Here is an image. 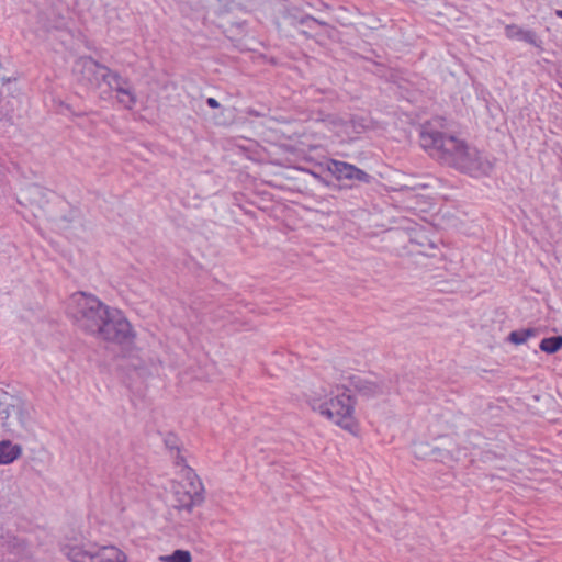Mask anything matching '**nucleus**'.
Wrapping results in <instances>:
<instances>
[{"label": "nucleus", "instance_id": "nucleus-15", "mask_svg": "<svg viewBox=\"0 0 562 562\" xmlns=\"http://www.w3.org/2000/svg\"><path fill=\"white\" fill-rule=\"evenodd\" d=\"M178 562H192L190 552L188 550L178 549Z\"/></svg>", "mask_w": 562, "mask_h": 562}, {"label": "nucleus", "instance_id": "nucleus-7", "mask_svg": "<svg viewBox=\"0 0 562 562\" xmlns=\"http://www.w3.org/2000/svg\"><path fill=\"white\" fill-rule=\"evenodd\" d=\"M342 390L347 391L349 394L355 392L364 397H373L383 392L381 384L358 374L348 376V382L342 385Z\"/></svg>", "mask_w": 562, "mask_h": 562}, {"label": "nucleus", "instance_id": "nucleus-2", "mask_svg": "<svg viewBox=\"0 0 562 562\" xmlns=\"http://www.w3.org/2000/svg\"><path fill=\"white\" fill-rule=\"evenodd\" d=\"M70 312L81 327L104 340L121 341L131 331L130 323L120 311L110 310L94 296L74 294Z\"/></svg>", "mask_w": 562, "mask_h": 562}, {"label": "nucleus", "instance_id": "nucleus-18", "mask_svg": "<svg viewBox=\"0 0 562 562\" xmlns=\"http://www.w3.org/2000/svg\"><path fill=\"white\" fill-rule=\"evenodd\" d=\"M351 122H352L355 128H357V127L364 128L367 126L363 119H360L359 121H357L356 119H352Z\"/></svg>", "mask_w": 562, "mask_h": 562}, {"label": "nucleus", "instance_id": "nucleus-19", "mask_svg": "<svg viewBox=\"0 0 562 562\" xmlns=\"http://www.w3.org/2000/svg\"><path fill=\"white\" fill-rule=\"evenodd\" d=\"M555 15L562 19V10H557Z\"/></svg>", "mask_w": 562, "mask_h": 562}, {"label": "nucleus", "instance_id": "nucleus-12", "mask_svg": "<svg viewBox=\"0 0 562 562\" xmlns=\"http://www.w3.org/2000/svg\"><path fill=\"white\" fill-rule=\"evenodd\" d=\"M539 348L541 351L552 355L562 348V336H552L548 338H543L540 341Z\"/></svg>", "mask_w": 562, "mask_h": 562}, {"label": "nucleus", "instance_id": "nucleus-13", "mask_svg": "<svg viewBox=\"0 0 562 562\" xmlns=\"http://www.w3.org/2000/svg\"><path fill=\"white\" fill-rule=\"evenodd\" d=\"M533 336H536V330L533 328L514 330L509 334L508 340L515 345H521Z\"/></svg>", "mask_w": 562, "mask_h": 562}, {"label": "nucleus", "instance_id": "nucleus-10", "mask_svg": "<svg viewBox=\"0 0 562 562\" xmlns=\"http://www.w3.org/2000/svg\"><path fill=\"white\" fill-rule=\"evenodd\" d=\"M22 451L20 445L12 443L10 440L0 441V465L14 462L21 457Z\"/></svg>", "mask_w": 562, "mask_h": 562}, {"label": "nucleus", "instance_id": "nucleus-16", "mask_svg": "<svg viewBox=\"0 0 562 562\" xmlns=\"http://www.w3.org/2000/svg\"><path fill=\"white\" fill-rule=\"evenodd\" d=\"M160 561H164V562H176V552L169 554V555H161L159 558Z\"/></svg>", "mask_w": 562, "mask_h": 562}, {"label": "nucleus", "instance_id": "nucleus-4", "mask_svg": "<svg viewBox=\"0 0 562 562\" xmlns=\"http://www.w3.org/2000/svg\"><path fill=\"white\" fill-rule=\"evenodd\" d=\"M204 502V486L184 457L178 452V512H191Z\"/></svg>", "mask_w": 562, "mask_h": 562}, {"label": "nucleus", "instance_id": "nucleus-9", "mask_svg": "<svg viewBox=\"0 0 562 562\" xmlns=\"http://www.w3.org/2000/svg\"><path fill=\"white\" fill-rule=\"evenodd\" d=\"M95 562H126L127 555L117 547L104 546L95 549Z\"/></svg>", "mask_w": 562, "mask_h": 562}, {"label": "nucleus", "instance_id": "nucleus-17", "mask_svg": "<svg viewBox=\"0 0 562 562\" xmlns=\"http://www.w3.org/2000/svg\"><path fill=\"white\" fill-rule=\"evenodd\" d=\"M206 104H207L210 108H212V109H217V108H220V103H218V101H217L216 99H214V98H207V100H206Z\"/></svg>", "mask_w": 562, "mask_h": 562}, {"label": "nucleus", "instance_id": "nucleus-8", "mask_svg": "<svg viewBox=\"0 0 562 562\" xmlns=\"http://www.w3.org/2000/svg\"><path fill=\"white\" fill-rule=\"evenodd\" d=\"M95 546L90 549H83L77 544H66L64 551L66 555L74 562H95Z\"/></svg>", "mask_w": 562, "mask_h": 562}, {"label": "nucleus", "instance_id": "nucleus-6", "mask_svg": "<svg viewBox=\"0 0 562 562\" xmlns=\"http://www.w3.org/2000/svg\"><path fill=\"white\" fill-rule=\"evenodd\" d=\"M327 170L339 181L349 180L361 183H370L373 177L364 170L349 162L330 159L327 162Z\"/></svg>", "mask_w": 562, "mask_h": 562}, {"label": "nucleus", "instance_id": "nucleus-14", "mask_svg": "<svg viewBox=\"0 0 562 562\" xmlns=\"http://www.w3.org/2000/svg\"><path fill=\"white\" fill-rule=\"evenodd\" d=\"M300 23L302 25H307L308 27H311L312 24L326 25L325 22H322V21L317 20L316 18L308 15V14L301 18Z\"/></svg>", "mask_w": 562, "mask_h": 562}, {"label": "nucleus", "instance_id": "nucleus-1", "mask_svg": "<svg viewBox=\"0 0 562 562\" xmlns=\"http://www.w3.org/2000/svg\"><path fill=\"white\" fill-rule=\"evenodd\" d=\"M419 142L432 158L471 177L487 176L493 169V162L484 153L430 123L423 126Z\"/></svg>", "mask_w": 562, "mask_h": 562}, {"label": "nucleus", "instance_id": "nucleus-5", "mask_svg": "<svg viewBox=\"0 0 562 562\" xmlns=\"http://www.w3.org/2000/svg\"><path fill=\"white\" fill-rule=\"evenodd\" d=\"M76 70L81 72L89 81L102 78L112 90L117 92V100L125 108H132L135 103L134 94L126 88V82L109 68L99 65L92 58H80L76 64Z\"/></svg>", "mask_w": 562, "mask_h": 562}, {"label": "nucleus", "instance_id": "nucleus-3", "mask_svg": "<svg viewBox=\"0 0 562 562\" xmlns=\"http://www.w3.org/2000/svg\"><path fill=\"white\" fill-rule=\"evenodd\" d=\"M341 389L342 387L337 386V394L326 401H323V397L327 396L324 390H322V392H314L310 397V402L312 408L317 411L322 416L341 428L350 430L353 426V401L347 391L344 390L340 393Z\"/></svg>", "mask_w": 562, "mask_h": 562}, {"label": "nucleus", "instance_id": "nucleus-11", "mask_svg": "<svg viewBox=\"0 0 562 562\" xmlns=\"http://www.w3.org/2000/svg\"><path fill=\"white\" fill-rule=\"evenodd\" d=\"M506 36L508 38H516L533 46H539V41L533 31L522 30L517 25L506 26Z\"/></svg>", "mask_w": 562, "mask_h": 562}]
</instances>
